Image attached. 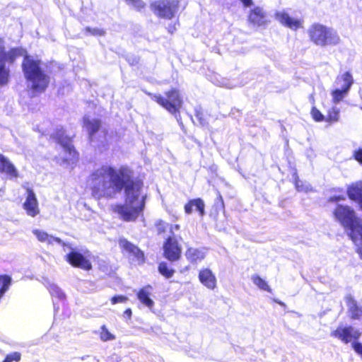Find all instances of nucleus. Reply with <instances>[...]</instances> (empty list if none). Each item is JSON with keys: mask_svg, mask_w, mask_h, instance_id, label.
Instances as JSON below:
<instances>
[{"mask_svg": "<svg viewBox=\"0 0 362 362\" xmlns=\"http://www.w3.org/2000/svg\"><path fill=\"white\" fill-rule=\"evenodd\" d=\"M23 208L26 214L31 217H35L40 213L37 198L35 193L30 189H28V195L23 204Z\"/></svg>", "mask_w": 362, "mask_h": 362, "instance_id": "4468645a", "label": "nucleus"}, {"mask_svg": "<svg viewBox=\"0 0 362 362\" xmlns=\"http://www.w3.org/2000/svg\"><path fill=\"white\" fill-rule=\"evenodd\" d=\"M41 61L25 55L22 64L25 78L28 81V87L36 93L45 90L49 83V77L41 68Z\"/></svg>", "mask_w": 362, "mask_h": 362, "instance_id": "f03ea898", "label": "nucleus"}, {"mask_svg": "<svg viewBox=\"0 0 362 362\" xmlns=\"http://www.w3.org/2000/svg\"><path fill=\"white\" fill-rule=\"evenodd\" d=\"M353 158L362 165V148L356 149L353 152Z\"/></svg>", "mask_w": 362, "mask_h": 362, "instance_id": "e433bc0d", "label": "nucleus"}, {"mask_svg": "<svg viewBox=\"0 0 362 362\" xmlns=\"http://www.w3.org/2000/svg\"><path fill=\"white\" fill-rule=\"evenodd\" d=\"M296 187L298 191H308L309 190V186L308 185H303L302 181H300L298 179H296L295 182Z\"/></svg>", "mask_w": 362, "mask_h": 362, "instance_id": "4c0bfd02", "label": "nucleus"}, {"mask_svg": "<svg viewBox=\"0 0 362 362\" xmlns=\"http://www.w3.org/2000/svg\"><path fill=\"white\" fill-rule=\"evenodd\" d=\"M347 194L349 197L354 201H357L362 208V181L353 183L347 188Z\"/></svg>", "mask_w": 362, "mask_h": 362, "instance_id": "6ab92c4d", "label": "nucleus"}, {"mask_svg": "<svg viewBox=\"0 0 362 362\" xmlns=\"http://www.w3.org/2000/svg\"><path fill=\"white\" fill-rule=\"evenodd\" d=\"M308 34L310 41L317 46H334L340 42V37L336 30L320 23L310 26Z\"/></svg>", "mask_w": 362, "mask_h": 362, "instance_id": "20e7f679", "label": "nucleus"}, {"mask_svg": "<svg viewBox=\"0 0 362 362\" xmlns=\"http://www.w3.org/2000/svg\"><path fill=\"white\" fill-rule=\"evenodd\" d=\"M48 290L51 296L54 298H57L58 299H63L64 298V293L56 284L53 283L49 284Z\"/></svg>", "mask_w": 362, "mask_h": 362, "instance_id": "7c9ffc66", "label": "nucleus"}, {"mask_svg": "<svg viewBox=\"0 0 362 362\" xmlns=\"http://www.w3.org/2000/svg\"><path fill=\"white\" fill-rule=\"evenodd\" d=\"M310 101L313 105H315V100L313 94L310 95Z\"/></svg>", "mask_w": 362, "mask_h": 362, "instance_id": "09e8293b", "label": "nucleus"}, {"mask_svg": "<svg viewBox=\"0 0 362 362\" xmlns=\"http://www.w3.org/2000/svg\"><path fill=\"white\" fill-rule=\"evenodd\" d=\"M148 95H150L153 100L171 113H175L177 112L182 105V100L180 94L178 91L175 90L166 93L167 98H165L161 95H154L152 93H148Z\"/></svg>", "mask_w": 362, "mask_h": 362, "instance_id": "0eeeda50", "label": "nucleus"}, {"mask_svg": "<svg viewBox=\"0 0 362 362\" xmlns=\"http://www.w3.org/2000/svg\"><path fill=\"white\" fill-rule=\"evenodd\" d=\"M164 256L170 261H176L180 256L182 249L176 235L169 236L163 245Z\"/></svg>", "mask_w": 362, "mask_h": 362, "instance_id": "6e6552de", "label": "nucleus"}, {"mask_svg": "<svg viewBox=\"0 0 362 362\" xmlns=\"http://www.w3.org/2000/svg\"><path fill=\"white\" fill-rule=\"evenodd\" d=\"M153 12L160 18L171 19L179 9L177 0H158L151 5Z\"/></svg>", "mask_w": 362, "mask_h": 362, "instance_id": "423d86ee", "label": "nucleus"}, {"mask_svg": "<svg viewBox=\"0 0 362 362\" xmlns=\"http://www.w3.org/2000/svg\"><path fill=\"white\" fill-rule=\"evenodd\" d=\"M7 61L0 62V86L8 83L10 76V71L6 68L5 63Z\"/></svg>", "mask_w": 362, "mask_h": 362, "instance_id": "bb28decb", "label": "nucleus"}, {"mask_svg": "<svg viewBox=\"0 0 362 362\" xmlns=\"http://www.w3.org/2000/svg\"><path fill=\"white\" fill-rule=\"evenodd\" d=\"M352 346L354 351L362 357V344L359 342H353Z\"/></svg>", "mask_w": 362, "mask_h": 362, "instance_id": "a19ab883", "label": "nucleus"}, {"mask_svg": "<svg viewBox=\"0 0 362 362\" xmlns=\"http://www.w3.org/2000/svg\"><path fill=\"white\" fill-rule=\"evenodd\" d=\"M180 228V225H177V224L171 226V227H170L171 235H175V230H179Z\"/></svg>", "mask_w": 362, "mask_h": 362, "instance_id": "a18cd8bd", "label": "nucleus"}, {"mask_svg": "<svg viewBox=\"0 0 362 362\" xmlns=\"http://www.w3.org/2000/svg\"><path fill=\"white\" fill-rule=\"evenodd\" d=\"M0 172L6 174L10 178H16L18 176L15 166L1 154H0Z\"/></svg>", "mask_w": 362, "mask_h": 362, "instance_id": "a211bd4d", "label": "nucleus"}, {"mask_svg": "<svg viewBox=\"0 0 362 362\" xmlns=\"http://www.w3.org/2000/svg\"><path fill=\"white\" fill-rule=\"evenodd\" d=\"M83 124L84 127L88 132L90 137L96 132L100 127V121L95 119H90L88 117H85L83 118Z\"/></svg>", "mask_w": 362, "mask_h": 362, "instance_id": "a878e982", "label": "nucleus"}, {"mask_svg": "<svg viewBox=\"0 0 362 362\" xmlns=\"http://www.w3.org/2000/svg\"><path fill=\"white\" fill-rule=\"evenodd\" d=\"M86 31L93 35H103L105 33L103 30L98 28H90L89 27L86 28Z\"/></svg>", "mask_w": 362, "mask_h": 362, "instance_id": "58836bf2", "label": "nucleus"}, {"mask_svg": "<svg viewBox=\"0 0 362 362\" xmlns=\"http://www.w3.org/2000/svg\"><path fill=\"white\" fill-rule=\"evenodd\" d=\"M339 119L340 110L336 106H332L327 112V116H325V122L331 125L338 122Z\"/></svg>", "mask_w": 362, "mask_h": 362, "instance_id": "393cba45", "label": "nucleus"}, {"mask_svg": "<svg viewBox=\"0 0 362 362\" xmlns=\"http://www.w3.org/2000/svg\"><path fill=\"white\" fill-rule=\"evenodd\" d=\"M174 30H175V27H169L168 28L169 32L171 33L173 32Z\"/></svg>", "mask_w": 362, "mask_h": 362, "instance_id": "3c124183", "label": "nucleus"}, {"mask_svg": "<svg viewBox=\"0 0 362 362\" xmlns=\"http://www.w3.org/2000/svg\"><path fill=\"white\" fill-rule=\"evenodd\" d=\"M348 93L349 91L337 87L331 93L332 103L334 104L339 103L346 96Z\"/></svg>", "mask_w": 362, "mask_h": 362, "instance_id": "cd10ccee", "label": "nucleus"}, {"mask_svg": "<svg viewBox=\"0 0 362 362\" xmlns=\"http://www.w3.org/2000/svg\"><path fill=\"white\" fill-rule=\"evenodd\" d=\"M152 291V287L151 286H146L139 291L137 293V298L139 301L148 308L152 309L154 306V302L151 298Z\"/></svg>", "mask_w": 362, "mask_h": 362, "instance_id": "f3484780", "label": "nucleus"}, {"mask_svg": "<svg viewBox=\"0 0 362 362\" xmlns=\"http://www.w3.org/2000/svg\"><path fill=\"white\" fill-rule=\"evenodd\" d=\"M335 219L348 231L357 249L362 245V220L349 206L337 205L334 211Z\"/></svg>", "mask_w": 362, "mask_h": 362, "instance_id": "7ed1b4c3", "label": "nucleus"}, {"mask_svg": "<svg viewBox=\"0 0 362 362\" xmlns=\"http://www.w3.org/2000/svg\"><path fill=\"white\" fill-rule=\"evenodd\" d=\"M216 84L217 86H225V84H224L223 83H221V82H217V83H216Z\"/></svg>", "mask_w": 362, "mask_h": 362, "instance_id": "603ef678", "label": "nucleus"}, {"mask_svg": "<svg viewBox=\"0 0 362 362\" xmlns=\"http://www.w3.org/2000/svg\"><path fill=\"white\" fill-rule=\"evenodd\" d=\"M194 206L196 210H197L201 216H203L205 214L204 211V203L202 199H195L190 200L185 206V213L189 214L192 212V207Z\"/></svg>", "mask_w": 362, "mask_h": 362, "instance_id": "b1692460", "label": "nucleus"}, {"mask_svg": "<svg viewBox=\"0 0 362 362\" xmlns=\"http://www.w3.org/2000/svg\"><path fill=\"white\" fill-rule=\"evenodd\" d=\"M245 6H249L252 4V0H240Z\"/></svg>", "mask_w": 362, "mask_h": 362, "instance_id": "de8ad7c7", "label": "nucleus"}, {"mask_svg": "<svg viewBox=\"0 0 362 362\" xmlns=\"http://www.w3.org/2000/svg\"><path fill=\"white\" fill-rule=\"evenodd\" d=\"M158 271L163 276L168 279L173 276L175 272L173 269L168 267L165 262H161L159 264Z\"/></svg>", "mask_w": 362, "mask_h": 362, "instance_id": "2f4dec72", "label": "nucleus"}, {"mask_svg": "<svg viewBox=\"0 0 362 362\" xmlns=\"http://www.w3.org/2000/svg\"><path fill=\"white\" fill-rule=\"evenodd\" d=\"M251 279L253 284L257 286L259 289L271 292L272 290L265 280L262 279L259 276L255 274L252 275Z\"/></svg>", "mask_w": 362, "mask_h": 362, "instance_id": "c85d7f7f", "label": "nucleus"}, {"mask_svg": "<svg viewBox=\"0 0 362 362\" xmlns=\"http://www.w3.org/2000/svg\"><path fill=\"white\" fill-rule=\"evenodd\" d=\"M275 18L281 24L291 30H296L303 28V20L291 17L284 11H277L275 13Z\"/></svg>", "mask_w": 362, "mask_h": 362, "instance_id": "9b49d317", "label": "nucleus"}, {"mask_svg": "<svg viewBox=\"0 0 362 362\" xmlns=\"http://www.w3.org/2000/svg\"><path fill=\"white\" fill-rule=\"evenodd\" d=\"M64 247H67L71 249L69 253L66 255V260L74 267H79L85 270L91 269L92 265L90 261L86 259L82 254L72 249L68 245L63 243Z\"/></svg>", "mask_w": 362, "mask_h": 362, "instance_id": "1a4fd4ad", "label": "nucleus"}, {"mask_svg": "<svg viewBox=\"0 0 362 362\" xmlns=\"http://www.w3.org/2000/svg\"><path fill=\"white\" fill-rule=\"evenodd\" d=\"M119 245L123 252L127 253L131 257L136 258L138 261L144 259V253L138 247L129 242L125 238H121L119 241Z\"/></svg>", "mask_w": 362, "mask_h": 362, "instance_id": "2eb2a0df", "label": "nucleus"}, {"mask_svg": "<svg viewBox=\"0 0 362 362\" xmlns=\"http://www.w3.org/2000/svg\"><path fill=\"white\" fill-rule=\"evenodd\" d=\"M100 339L103 341H107L110 340L115 339V336L111 334L105 327V325H103L101 327V331H100Z\"/></svg>", "mask_w": 362, "mask_h": 362, "instance_id": "72a5a7b5", "label": "nucleus"}, {"mask_svg": "<svg viewBox=\"0 0 362 362\" xmlns=\"http://www.w3.org/2000/svg\"><path fill=\"white\" fill-rule=\"evenodd\" d=\"M132 314V310L130 308L127 309L124 312V316L128 317L129 319L131 318Z\"/></svg>", "mask_w": 362, "mask_h": 362, "instance_id": "49530a36", "label": "nucleus"}, {"mask_svg": "<svg viewBox=\"0 0 362 362\" xmlns=\"http://www.w3.org/2000/svg\"><path fill=\"white\" fill-rule=\"evenodd\" d=\"M88 182L93 194L98 198L113 197L124 189V204L113 208L123 221H134L142 214L146 198L143 182L133 179V172L128 167L116 169L103 165L91 173Z\"/></svg>", "mask_w": 362, "mask_h": 362, "instance_id": "f257e3e1", "label": "nucleus"}, {"mask_svg": "<svg viewBox=\"0 0 362 362\" xmlns=\"http://www.w3.org/2000/svg\"><path fill=\"white\" fill-rule=\"evenodd\" d=\"M11 278L6 275L0 276V299L8 289L11 284Z\"/></svg>", "mask_w": 362, "mask_h": 362, "instance_id": "c756f323", "label": "nucleus"}, {"mask_svg": "<svg viewBox=\"0 0 362 362\" xmlns=\"http://www.w3.org/2000/svg\"><path fill=\"white\" fill-rule=\"evenodd\" d=\"M357 252L359 254L361 258L362 259V244L361 245V246H359V248L357 249Z\"/></svg>", "mask_w": 362, "mask_h": 362, "instance_id": "8fccbe9b", "label": "nucleus"}, {"mask_svg": "<svg viewBox=\"0 0 362 362\" xmlns=\"http://www.w3.org/2000/svg\"><path fill=\"white\" fill-rule=\"evenodd\" d=\"M21 355L19 352H13L10 354H8L3 362H13V361H19L21 360Z\"/></svg>", "mask_w": 362, "mask_h": 362, "instance_id": "f704fd0d", "label": "nucleus"}, {"mask_svg": "<svg viewBox=\"0 0 362 362\" xmlns=\"http://www.w3.org/2000/svg\"><path fill=\"white\" fill-rule=\"evenodd\" d=\"M345 199L344 196H333L329 198L330 202H337L339 200H344Z\"/></svg>", "mask_w": 362, "mask_h": 362, "instance_id": "c03bdc74", "label": "nucleus"}, {"mask_svg": "<svg viewBox=\"0 0 362 362\" xmlns=\"http://www.w3.org/2000/svg\"><path fill=\"white\" fill-rule=\"evenodd\" d=\"M352 83L353 78L351 74L349 71H346L343 74L339 76L335 81L337 87L341 89H344L346 91H349Z\"/></svg>", "mask_w": 362, "mask_h": 362, "instance_id": "412c9836", "label": "nucleus"}, {"mask_svg": "<svg viewBox=\"0 0 362 362\" xmlns=\"http://www.w3.org/2000/svg\"><path fill=\"white\" fill-rule=\"evenodd\" d=\"M346 303L350 317L352 319H360L362 317V307L358 305L351 296L346 297Z\"/></svg>", "mask_w": 362, "mask_h": 362, "instance_id": "5701e85b", "label": "nucleus"}, {"mask_svg": "<svg viewBox=\"0 0 362 362\" xmlns=\"http://www.w3.org/2000/svg\"><path fill=\"white\" fill-rule=\"evenodd\" d=\"M127 4L134 6L136 9H141L145 4L142 0H125Z\"/></svg>", "mask_w": 362, "mask_h": 362, "instance_id": "c9c22d12", "label": "nucleus"}, {"mask_svg": "<svg viewBox=\"0 0 362 362\" xmlns=\"http://www.w3.org/2000/svg\"><path fill=\"white\" fill-rule=\"evenodd\" d=\"M187 259L192 264L202 261L206 257L204 248L189 247L185 253Z\"/></svg>", "mask_w": 362, "mask_h": 362, "instance_id": "dca6fc26", "label": "nucleus"}, {"mask_svg": "<svg viewBox=\"0 0 362 362\" xmlns=\"http://www.w3.org/2000/svg\"><path fill=\"white\" fill-rule=\"evenodd\" d=\"M25 54V51L22 48H13L7 52H5L4 41L0 37V62L7 61L8 63H13L17 57Z\"/></svg>", "mask_w": 362, "mask_h": 362, "instance_id": "ddd939ff", "label": "nucleus"}, {"mask_svg": "<svg viewBox=\"0 0 362 362\" xmlns=\"http://www.w3.org/2000/svg\"><path fill=\"white\" fill-rule=\"evenodd\" d=\"M310 115L312 118L317 122H325V116L315 106H313Z\"/></svg>", "mask_w": 362, "mask_h": 362, "instance_id": "473e14b6", "label": "nucleus"}, {"mask_svg": "<svg viewBox=\"0 0 362 362\" xmlns=\"http://www.w3.org/2000/svg\"><path fill=\"white\" fill-rule=\"evenodd\" d=\"M352 346L354 351L362 357V344L359 342H353Z\"/></svg>", "mask_w": 362, "mask_h": 362, "instance_id": "79ce46f5", "label": "nucleus"}, {"mask_svg": "<svg viewBox=\"0 0 362 362\" xmlns=\"http://www.w3.org/2000/svg\"><path fill=\"white\" fill-rule=\"evenodd\" d=\"M198 278L199 281L208 289L214 290L216 288V277L211 269L208 268L200 269Z\"/></svg>", "mask_w": 362, "mask_h": 362, "instance_id": "f8f14e48", "label": "nucleus"}, {"mask_svg": "<svg viewBox=\"0 0 362 362\" xmlns=\"http://www.w3.org/2000/svg\"><path fill=\"white\" fill-rule=\"evenodd\" d=\"M33 234L35 235L37 239L42 242V243H46L47 244H53L54 243H57L59 244H61L62 243V240L59 238H55L52 235H49L47 233L39 230V229H34L33 230Z\"/></svg>", "mask_w": 362, "mask_h": 362, "instance_id": "4be33fe9", "label": "nucleus"}, {"mask_svg": "<svg viewBox=\"0 0 362 362\" xmlns=\"http://www.w3.org/2000/svg\"><path fill=\"white\" fill-rule=\"evenodd\" d=\"M249 21L255 25H262L266 23L265 13L260 7L255 8L249 16Z\"/></svg>", "mask_w": 362, "mask_h": 362, "instance_id": "aec40b11", "label": "nucleus"}, {"mask_svg": "<svg viewBox=\"0 0 362 362\" xmlns=\"http://www.w3.org/2000/svg\"><path fill=\"white\" fill-rule=\"evenodd\" d=\"M51 138L60 144L64 153L61 156L63 162L74 163L77 160L78 154L71 145V138L64 136V130L62 127H57L55 132L51 134Z\"/></svg>", "mask_w": 362, "mask_h": 362, "instance_id": "39448f33", "label": "nucleus"}, {"mask_svg": "<svg viewBox=\"0 0 362 362\" xmlns=\"http://www.w3.org/2000/svg\"><path fill=\"white\" fill-rule=\"evenodd\" d=\"M127 298L124 296H114L111 298V303L112 304H116L119 303H125L127 300Z\"/></svg>", "mask_w": 362, "mask_h": 362, "instance_id": "ea45409f", "label": "nucleus"}, {"mask_svg": "<svg viewBox=\"0 0 362 362\" xmlns=\"http://www.w3.org/2000/svg\"><path fill=\"white\" fill-rule=\"evenodd\" d=\"M197 119L199 120L200 124L202 126H206L207 124V122L202 118V114L198 113L197 115Z\"/></svg>", "mask_w": 362, "mask_h": 362, "instance_id": "37998d69", "label": "nucleus"}, {"mask_svg": "<svg viewBox=\"0 0 362 362\" xmlns=\"http://www.w3.org/2000/svg\"><path fill=\"white\" fill-rule=\"evenodd\" d=\"M332 335L347 344L358 339L361 336V332L352 327H340L333 332Z\"/></svg>", "mask_w": 362, "mask_h": 362, "instance_id": "9d476101", "label": "nucleus"}]
</instances>
